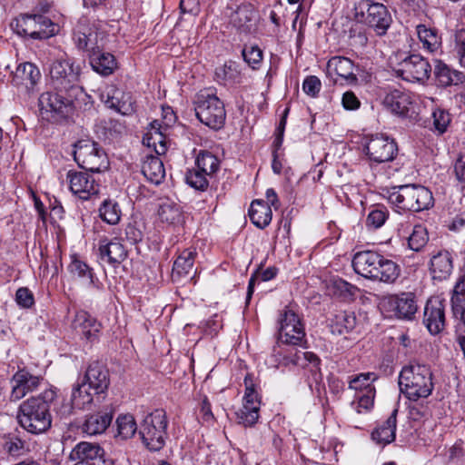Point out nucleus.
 Returning a JSON list of instances; mask_svg holds the SVG:
<instances>
[{"instance_id": "nucleus-10", "label": "nucleus", "mask_w": 465, "mask_h": 465, "mask_svg": "<svg viewBox=\"0 0 465 465\" xmlns=\"http://www.w3.org/2000/svg\"><path fill=\"white\" fill-rule=\"evenodd\" d=\"M395 74L411 83H424L431 73L429 61L420 54H410L394 67Z\"/></svg>"}, {"instance_id": "nucleus-14", "label": "nucleus", "mask_w": 465, "mask_h": 465, "mask_svg": "<svg viewBox=\"0 0 465 465\" xmlns=\"http://www.w3.org/2000/svg\"><path fill=\"white\" fill-rule=\"evenodd\" d=\"M245 392L242 400V407L235 414L239 424L244 427L253 426L259 419L261 400L254 389L252 381L245 377Z\"/></svg>"}, {"instance_id": "nucleus-59", "label": "nucleus", "mask_w": 465, "mask_h": 465, "mask_svg": "<svg viewBox=\"0 0 465 465\" xmlns=\"http://www.w3.org/2000/svg\"><path fill=\"white\" fill-rule=\"evenodd\" d=\"M322 88V83L317 76L311 75L304 79L302 89L308 95L315 97Z\"/></svg>"}, {"instance_id": "nucleus-8", "label": "nucleus", "mask_w": 465, "mask_h": 465, "mask_svg": "<svg viewBox=\"0 0 465 465\" xmlns=\"http://www.w3.org/2000/svg\"><path fill=\"white\" fill-rule=\"evenodd\" d=\"M74 158L81 168L92 173H101L109 166L104 150L89 139L79 140L74 143Z\"/></svg>"}, {"instance_id": "nucleus-43", "label": "nucleus", "mask_w": 465, "mask_h": 465, "mask_svg": "<svg viewBox=\"0 0 465 465\" xmlns=\"http://www.w3.org/2000/svg\"><path fill=\"white\" fill-rule=\"evenodd\" d=\"M435 76L442 86L457 85L465 79V75L461 72L452 70L441 63L435 66Z\"/></svg>"}, {"instance_id": "nucleus-27", "label": "nucleus", "mask_w": 465, "mask_h": 465, "mask_svg": "<svg viewBox=\"0 0 465 465\" xmlns=\"http://www.w3.org/2000/svg\"><path fill=\"white\" fill-rule=\"evenodd\" d=\"M384 104L393 114L408 116L413 109V95L409 92L395 89L387 94Z\"/></svg>"}, {"instance_id": "nucleus-42", "label": "nucleus", "mask_w": 465, "mask_h": 465, "mask_svg": "<svg viewBox=\"0 0 465 465\" xmlns=\"http://www.w3.org/2000/svg\"><path fill=\"white\" fill-rule=\"evenodd\" d=\"M356 325V317L351 312H337L331 322V331L333 334L341 335L354 329Z\"/></svg>"}, {"instance_id": "nucleus-6", "label": "nucleus", "mask_w": 465, "mask_h": 465, "mask_svg": "<svg viewBox=\"0 0 465 465\" xmlns=\"http://www.w3.org/2000/svg\"><path fill=\"white\" fill-rule=\"evenodd\" d=\"M80 66L75 65L73 59L64 55L55 59L50 65L49 74L52 84L59 92L82 93L78 85Z\"/></svg>"}, {"instance_id": "nucleus-51", "label": "nucleus", "mask_w": 465, "mask_h": 465, "mask_svg": "<svg viewBox=\"0 0 465 465\" xmlns=\"http://www.w3.org/2000/svg\"><path fill=\"white\" fill-rule=\"evenodd\" d=\"M69 272L74 277L83 281V283L91 286L94 283L92 269L79 260H74L68 266Z\"/></svg>"}, {"instance_id": "nucleus-47", "label": "nucleus", "mask_w": 465, "mask_h": 465, "mask_svg": "<svg viewBox=\"0 0 465 465\" xmlns=\"http://www.w3.org/2000/svg\"><path fill=\"white\" fill-rule=\"evenodd\" d=\"M121 209L118 203L112 200H104L99 208V215L109 224H117L121 218Z\"/></svg>"}, {"instance_id": "nucleus-2", "label": "nucleus", "mask_w": 465, "mask_h": 465, "mask_svg": "<svg viewBox=\"0 0 465 465\" xmlns=\"http://www.w3.org/2000/svg\"><path fill=\"white\" fill-rule=\"evenodd\" d=\"M399 386L401 393L410 401H417L429 397L434 388L430 367L419 362L404 366L399 375Z\"/></svg>"}, {"instance_id": "nucleus-22", "label": "nucleus", "mask_w": 465, "mask_h": 465, "mask_svg": "<svg viewBox=\"0 0 465 465\" xmlns=\"http://www.w3.org/2000/svg\"><path fill=\"white\" fill-rule=\"evenodd\" d=\"M41 378L31 374L26 370H19L11 379V401H19L24 398L28 392H31L38 388L40 385Z\"/></svg>"}, {"instance_id": "nucleus-13", "label": "nucleus", "mask_w": 465, "mask_h": 465, "mask_svg": "<svg viewBox=\"0 0 465 465\" xmlns=\"http://www.w3.org/2000/svg\"><path fill=\"white\" fill-rule=\"evenodd\" d=\"M364 151L371 162L382 163L394 160L398 153V145L394 139L382 134H375L368 139Z\"/></svg>"}, {"instance_id": "nucleus-25", "label": "nucleus", "mask_w": 465, "mask_h": 465, "mask_svg": "<svg viewBox=\"0 0 465 465\" xmlns=\"http://www.w3.org/2000/svg\"><path fill=\"white\" fill-rule=\"evenodd\" d=\"M258 15L250 5H242L231 14L230 22L240 33L250 34L255 31Z\"/></svg>"}, {"instance_id": "nucleus-38", "label": "nucleus", "mask_w": 465, "mask_h": 465, "mask_svg": "<svg viewBox=\"0 0 465 465\" xmlns=\"http://www.w3.org/2000/svg\"><path fill=\"white\" fill-rule=\"evenodd\" d=\"M88 59L93 70L103 76L112 74L117 68L116 59L111 53H94Z\"/></svg>"}, {"instance_id": "nucleus-50", "label": "nucleus", "mask_w": 465, "mask_h": 465, "mask_svg": "<svg viewBox=\"0 0 465 465\" xmlns=\"http://www.w3.org/2000/svg\"><path fill=\"white\" fill-rule=\"evenodd\" d=\"M211 178V176L205 174L196 166L192 170H188L185 175L186 183L199 191H205L208 188L209 179Z\"/></svg>"}, {"instance_id": "nucleus-64", "label": "nucleus", "mask_w": 465, "mask_h": 465, "mask_svg": "<svg viewBox=\"0 0 465 465\" xmlns=\"http://www.w3.org/2000/svg\"><path fill=\"white\" fill-rule=\"evenodd\" d=\"M125 236L132 243H136L142 240L143 233L134 224L129 223L125 228Z\"/></svg>"}, {"instance_id": "nucleus-53", "label": "nucleus", "mask_w": 465, "mask_h": 465, "mask_svg": "<svg viewBox=\"0 0 465 465\" xmlns=\"http://www.w3.org/2000/svg\"><path fill=\"white\" fill-rule=\"evenodd\" d=\"M375 388H369L367 392H360L357 401L351 402V407L358 412L368 411L373 406Z\"/></svg>"}, {"instance_id": "nucleus-57", "label": "nucleus", "mask_w": 465, "mask_h": 465, "mask_svg": "<svg viewBox=\"0 0 465 465\" xmlns=\"http://www.w3.org/2000/svg\"><path fill=\"white\" fill-rule=\"evenodd\" d=\"M433 124L435 129L443 134L450 123V115L448 112L442 109H435L432 112Z\"/></svg>"}, {"instance_id": "nucleus-44", "label": "nucleus", "mask_w": 465, "mask_h": 465, "mask_svg": "<svg viewBox=\"0 0 465 465\" xmlns=\"http://www.w3.org/2000/svg\"><path fill=\"white\" fill-rule=\"evenodd\" d=\"M88 385L83 381L74 386L71 394V403L75 409L84 410L94 401L93 393L90 392Z\"/></svg>"}, {"instance_id": "nucleus-12", "label": "nucleus", "mask_w": 465, "mask_h": 465, "mask_svg": "<svg viewBox=\"0 0 465 465\" xmlns=\"http://www.w3.org/2000/svg\"><path fill=\"white\" fill-rule=\"evenodd\" d=\"M380 307L391 316L402 320H411L418 310L416 296L413 292L386 296L381 301Z\"/></svg>"}, {"instance_id": "nucleus-17", "label": "nucleus", "mask_w": 465, "mask_h": 465, "mask_svg": "<svg viewBox=\"0 0 465 465\" xmlns=\"http://www.w3.org/2000/svg\"><path fill=\"white\" fill-rule=\"evenodd\" d=\"M101 99L108 108L124 115H128L134 111L131 94L114 84H109L104 89Z\"/></svg>"}, {"instance_id": "nucleus-18", "label": "nucleus", "mask_w": 465, "mask_h": 465, "mask_svg": "<svg viewBox=\"0 0 465 465\" xmlns=\"http://www.w3.org/2000/svg\"><path fill=\"white\" fill-rule=\"evenodd\" d=\"M98 255L101 262L116 266L125 260L127 251L118 238L104 236L98 242Z\"/></svg>"}, {"instance_id": "nucleus-33", "label": "nucleus", "mask_w": 465, "mask_h": 465, "mask_svg": "<svg viewBox=\"0 0 465 465\" xmlns=\"http://www.w3.org/2000/svg\"><path fill=\"white\" fill-rule=\"evenodd\" d=\"M197 255L195 249L183 250L173 262L172 277L174 281H180L190 277L193 270L194 260Z\"/></svg>"}, {"instance_id": "nucleus-41", "label": "nucleus", "mask_w": 465, "mask_h": 465, "mask_svg": "<svg viewBox=\"0 0 465 465\" xmlns=\"http://www.w3.org/2000/svg\"><path fill=\"white\" fill-rule=\"evenodd\" d=\"M416 31L423 49L431 54L440 50L441 47V37L439 35L437 29L428 27L425 25H418Z\"/></svg>"}, {"instance_id": "nucleus-52", "label": "nucleus", "mask_w": 465, "mask_h": 465, "mask_svg": "<svg viewBox=\"0 0 465 465\" xmlns=\"http://www.w3.org/2000/svg\"><path fill=\"white\" fill-rule=\"evenodd\" d=\"M376 379L377 376L373 372L358 374L350 381L349 389L359 392H367L369 388H374L372 382Z\"/></svg>"}, {"instance_id": "nucleus-29", "label": "nucleus", "mask_w": 465, "mask_h": 465, "mask_svg": "<svg viewBox=\"0 0 465 465\" xmlns=\"http://www.w3.org/2000/svg\"><path fill=\"white\" fill-rule=\"evenodd\" d=\"M378 264L371 271L369 279L384 283H393L401 274L400 266L392 260L378 252Z\"/></svg>"}, {"instance_id": "nucleus-3", "label": "nucleus", "mask_w": 465, "mask_h": 465, "mask_svg": "<svg viewBox=\"0 0 465 465\" xmlns=\"http://www.w3.org/2000/svg\"><path fill=\"white\" fill-rule=\"evenodd\" d=\"M388 201L399 210L421 212L434 204L432 193L420 184H404L389 192Z\"/></svg>"}, {"instance_id": "nucleus-61", "label": "nucleus", "mask_w": 465, "mask_h": 465, "mask_svg": "<svg viewBox=\"0 0 465 465\" xmlns=\"http://www.w3.org/2000/svg\"><path fill=\"white\" fill-rule=\"evenodd\" d=\"M387 217V211L382 209H375L369 213L367 222L369 224L373 225L375 228H379L384 224Z\"/></svg>"}, {"instance_id": "nucleus-55", "label": "nucleus", "mask_w": 465, "mask_h": 465, "mask_svg": "<svg viewBox=\"0 0 465 465\" xmlns=\"http://www.w3.org/2000/svg\"><path fill=\"white\" fill-rule=\"evenodd\" d=\"M244 61L252 69H258L262 64V52L257 45L245 46L242 50Z\"/></svg>"}, {"instance_id": "nucleus-4", "label": "nucleus", "mask_w": 465, "mask_h": 465, "mask_svg": "<svg viewBox=\"0 0 465 465\" xmlns=\"http://www.w3.org/2000/svg\"><path fill=\"white\" fill-rule=\"evenodd\" d=\"M354 17L372 29L376 35L383 36L392 24V16L387 6L372 0H360L354 7Z\"/></svg>"}, {"instance_id": "nucleus-54", "label": "nucleus", "mask_w": 465, "mask_h": 465, "mask_svg": "<svg viewBox=\"0 0 465 465\" xmlns=\"http://www.w3.org/2000/svg\"><path fill=\"white\" fill-rule=\"evenodd\" d=\"M159 216L163 222L174 224L182 222V212L173 204H163L159 210Z\"/></svg>"}, {"instance_id": "nucleus-58", "label": "nucleus", "mask_w": 465, "mask_h": 465, "mask_svg": "<svg viewBox=\"0 0 465 465\" xmlns=\"http://www.w3.org/2000/svg\"><path fill=\"white\" fill-rule=\"evenodd\" d=\"M15 302L20 307L29 309L35 303L34 294L28 288L21 287L15 292Z\"/></svg>"}, {"instance_id": "nucleus-16", "label": "nucleus", "mask_w": 465, "mask_h": 465, "mask_svg": "<svg viewBox=\"0 0 465 465\" xmlns=\"http://www.w3.org/2000/svg\"><path fill=\"white\" fill-rule=\"evenodd\" d=\"M304 336L299 316L292 310H285L280 318L279 340L282 343L299 345Z\"/></svg>"}, {"instance_id": "nucleus-19", "label": "nucleus", "mask_w": 465, "mask_h": 465, "mask_svg": "<svg viewBox=\"0 0 465 465\" xmlns=\"http://www.w3.org/2000/svg\"><path fill=\"white\" fill-rule=\"evenodd\" d=\"M445 306L438 297L429 299L423 313V323L431 334H438L445 326Z\"/></svg>"}, {"instance_id": "nucleus-36", "label": "nucleus", "mask_w": 465, "mask_h": 465, "mask_svg": "<svg viewBox=\"0 0 465 465\" xmlns=\"http://www.w3.org/2000/svg\"><path fill=\"white\" fill-rule=\"evenodd\" d=\"M354 64L352 61L343 56H334L329 60L327 64L328 73L335 74L341 79H344L350 83L357 80L353 73Z\"/></svg>"}, {"instance_id": "nucleus-56", "label": "nucleus", "mask_w": 465, "mask_h": 465, "mask_svg": "<svg viewBox=\"0 0 465 465\" xmlns=\"http://www.w3.org/2000/svg\"><path fill=\"white\" fill-rule=\"evenodd\" d=\"M454 54L461 66L465 67V29H458L454 33Z\"/></svg>"}, {"instance_id": "nucleus-7", "label": "nucleus", "mask_w": 465, "mask_h": 465, "mask_svg": "<svg viewBox=\"0 0 465 465\" xmlns=\"http://www.w3.org/2000/svg\"><path fill=\"white\" fill-rule=\"evenodd\" d=\"M194 110L197 118L203 124L213 128H221L225 121L223 103L208 90L200 91L194 101Z\"/></svg>"}, {"instance_id": "nucleus-9", "label": "nucleus", "mask_w": 465, "mask_h": 465, "mask_svg": "<svg viewBox=\"0 0 465 465\" xmlns=\"http://www.w3.org/2000/svg\"><path fill=\"white\" fill-rule=\"evenodd\" d=\"M12 26L18 35L35 40L47 39L57 32V25L42 15H22Z\"/></svg>"}, {"instance_id": "nucleus-5", "label": "nucleus", "mask_w": 465, "mask_h": 465, "mask_svg": "<svg viewBox=\"0 0 465 465\" xmlns=\"http://www.w3.org/2000/svg\"><path fill=\"white\" fill-rule=\"evenodd\" d=\"M168 420L162 409H157L143 419L139 434L143 445L151 451H158L165 445Z\"/></svg>"}, {"instance_id": "nucleus-20", "label": "nucleus", "mask_w": 465, "mask_h": 465, "mask_svg": "<svg viewBox=\"0 0 465 465\" xmlns=\"http://www.w3.org/2000/svg\"><path fill=\"white\" fill-rule=\"evenodd\" d=\"M104 456V450L99 444L82 441L73 448L68 458L74 462L112 464L105 460Z\"/></svg>"}, {"instance_id": "nucleus-11", "label": "nucleus", "mask_w": 465, "mask_h": 465, "mask_svg": "<svg viewBox=\"0 0 465 465\" xmlns=\"http://www.w3.org/2000/svg\"><path fill=\"white\" fill-rule=\"evenodd\" d=\"M65 93L66 97L59 93H43L39 97L41 114H50L55 121L67 118L73 112V98L78 94L72 92Z\"/></svg>"}, {"instance_id": "nucleus-26", "label": "nucleus", "mask_w": 465, "mask_h": 465, "mask_svg": "<svg viewBox=\"0 0 465 465\" xmlns=\"http://www.w3.org/2000/svg\"><path fill=\"white\" fill-rule=\"evenodd\" d=\"M429 268L433 280L444 281L453 271V256L448 250H440L432 254Z\"/></svg>"}, {"instance_id": "nucleus-21", "label": "nucleus", "mask_w": 465, "mask_h": 465, "mask_svg": "<svg viewBox=\"0 0 465 465\" xmlns=\"http://www.w3.org/2000/svg\"><path fill=\"white\" fill-rule=\"evenodd\" d=\"M83 381L95 394L104 393L110 384L109 371L102 362L92 361L85 371Z\"/></svg>"}, {"instance_id": "nucleus-35", "label": "nucleus", "mask_w": 465, "mask_h": 465, "mask_svg": "<svg viewBox=\"0 0 465 465\" xmlns=\"http://www.w3.org/2000/svg\"><path fill=\"white\" fill-rule=\"evenodd\" d=\"M142 173L149 182L154 184H160L165 177L163 161L153 154H147L144 157Z\"/></svg>"}, {"instance_id": "nucleus-15", "label": "nucleus", "mask_w": 465, "mask_h": 465, "mask_svg": "<svg viewBox=\"0 0 465 465\" xmlns=\"http://www.w3.org/2000/svg\"><path fill=\"white\" fill-rule=\"evenodd\" d=\"M75 46L87 53L88 58L94 53L104 51V34L95 27L79 25L73 36Z\"/></svg>"}, {"instance_id": "nucleus-62", "label": "nucleus", "mask_w": 465, "mask_h": 465, "mask_svg": "<svg viewBox=\"0 0 465 465\" xmlns=\"http://www.w3.org/2000/svg\"><path fill=\"white\" fill-rule=\"evenodd\" d=\"M341 104L345 110H357L360 108L361 102L351 91H347L342 94Z\"/></svg>"}, {"instance_id": "nucleus-46", "label": "nucleus", "mask_w": 465, "mask_h": 465, "mask_svg": "<svg viewBox=\"0 0 465 465\" xmlns=\"http://www.w3.org/2000/svg\"><path fill=\"white\" fill-rule=\"evenodd\" d=\"M452 311L458 318L465 317V278L460 277L456 282L451 297Z\"/></svg>"}, {"instance_id": "nucleus-28", "label": "nucleus", "mask_w": 465, "mask_h": 465, "mask_svg": "<svg viewBox=\"0 0 465 465\" xmlns=\"http://www.w3.org/2000/svg\"><path fill=\"white\" fill-rule=\"evenodd\" d=\"M378 264L371 271L369 279L384 283H393L401 274L400 266L392 260L378 252Z\"/></svg>"}, {"instance_id": "nucleus-32", "label": "nucleus", "mask_w": 465, "mask_h": 465, "mask_svg": "<svg viewBox=\"0 0 465 465\" xmlns=\"http://www.w3.org/2000/svg\"><path fill=\"white\" fill-rule=\"evenodd\" d=\"M113 420V411L109 408L104 409L96 413L86 417L83 424V431L88 435L104 433Z\"/></svg>"}, {"instance_id": "nucleus-1", "label": "nucleus", "mask_w": 465, "mask_h": 465, "mask_svg": "<svg viewBox=\"0 0 465 465\" xmlns=\"http://www.w3.org/2000/svg\"><path fill=\"white\" fill-rule=\"evenodd\" d=\"M56 396L54 390H45L38 396L25 401L19 407L17 420L32 434H40L51 427L50 404Z\"/></svg>"}, {"instance_id": "nucleus-49", "label": "nucleus", "mask_w": 465, "mask_h": 465, "mask_svg": "<svg viewBox=\"0 0 465 465\" xmlns=\"http://www.w3.org/2000/svg\"><path fill=\"white\" fill-rule=\"evenodd\" d=\"M407 239L410 249L415 252H420L429 241L428 231L423 225L416 224L412 227Z\"/></svg>"}, {"instance_id": "nucleus-30", "label": "nucleus", "mask_w": 465, "mask_h": 465, "mask_svg": "<svg viewBox=\"0 0 465 465\" xmlns=\"http://www.w3.org/2000/svg\"><path fill=\"white\" fill-rule=\"evenodd\" d=\"M72 327L86 341L93 342L97 339L101 324L85 311H78L72 322Z\"/></svg>"}, {"instance_id": "nucleus-39", "label": "nucleus", "mask_w": 465, "mask_h": 465, "mask_svg": "<svg viewBox=\"0 0 465 465\" xmlns=\"http://www.w3.org/2000/svg\"><path fill=\"white\" fill-rule=\"evenodd\" d=\"M398 410L394 409L385 422L380 425L371 433V438L379 444H389L395 440V431L397 426Z\"/></svg>"}, {"instance_id": "nucleus-34", "label": "nucleus", "mask_w": 465, "mask_h": 465, "mask_svg": "<svg viewBox=\"0 0 465 465\" xmlns=\"http://www.w3.org/2000/svg\"><path fill=\"white\" fill-rule=\"evenodd\" d=\"M215 81L225 86H232L242 83V77L239 65L229 61L217 66L214 72Z\"/></svg>"}, {"instance_id": "nucleus-45", "label": "nucleus", "mask_w": 465, "mask_h": 465, "mask_svg": "<svg viewBox=\"0 0 465 465\" xmlns=\"http://www.w3.org/2000/svg\"><path fill=\"white\" fill-rule=\"evenodd\" d=\"M195 166L213 178L220 168V161L211 152L200 151L195 158Z\"/></svg>"}, {"instance_id": "nucleus-31", "label": "nucleus", "mask_w": 465, "mask_h": 465, "mask_svg": "<svg viewBox=\"0 0 465 465\" xmlns=\"http://www.w3.org/2000/svg\"><path fill=\"white\" fill-rule=\"evenodd\" d=\"M165 132L166 129L158 120L153 121L143 137V145L153 148L158 156L164 154L168 148Z\"/></svg>"}, {"instance_id": "nucleus-24", "label": "nucleus", "mask_w": 465, "mask_h": 465, "mask_svg": "<svg viewBox=\"0 0 465 465\" xmlns=\"http://www.w3.org/2000/svg\"><path fill=\"white\" fill-rule=\"evenodd\" d=\"M41 78V73L36 65L25 62L16 67L12 74L11 83L18 89L29 92L34 89Z\"/></svg>"}, {"instance_id": "nucleus-60", "label": "nucleus", "mask_w": 465, "mask_h": 465, "mask_svg": "<svg viewBox=\"0 0 465 465\" xmlns=\"http://www.w3.org/2000/svg\"><path fill=\"white\" fill-rule=\"evenodd\" d=\"M334 292L343 297L352 296L356 287L342 279H336L332 282Z\"/></svg>"}, {"instance_id": "nucleus-63", "label": "nucleus", "mask_w": 465, "mask_h": 465, "mask_svg": "<svg viewBox=\"0 0 465 465\" xmlns=\"http://www.w3.org/2000/svg\"><path fill=\"white\" fill-rule=\"evenodd\" d=\"M454 173L456 179L462 185L465 184V156L460 155L454 164ZM464 186H462L463 188Z\"/></svg>"}, {"instance_id": "nucleus-37", "label": "nucleus", "mask_w": 465, "mask_h": 465, "mask_svg": "<svg viewBox=\"0 0 465 465\" xmlns=\"http://www.w3.org/2000/svg\"><path fill=\"white\" fill-rule=\"evenodd\" d=\"M378 252L374 251H362L354 254L352 266L356 273L369 279L370 274L378 263Z\"/></svg>"}, {"instance_id": "nucleus-23", "label": "nucleus", "mask_w": 465, "mask_h": 465, "mask_svg": "<svg viewBox=\"0 0 465 465\" xmlns=\"http://www.w3.org/2000/svg\"><path fill=\"white\" fill-rule=\"evenodd\" d=\"M67 179L71 192L83 200H87L91 195L98 193V184L87 173L70 171L67 173Z\"/></svg>"}, {"instance_id": "nucleus-40", "label": "nucleus", "mask_w": 465, "mask_h": 465, "mask_svg": "<svg viewBox=\"0 0 465 465\" xmlns=\"http://www.w3.org/2000/svg\"><path fill=\"white\" fill-rule=\"evenodd\" d=\"M249 216L256 227L263 229L272 221V213L271 206L262 200H254L251 204Z\"/></svg>"}, {"instance_id": "nucleus-48", "label": "nucleus", "mask_w": 465, "mask_h": 465, "mask_svg": "<svg viewBox=\"0 0 465 465\" xmlns=\"http://www.w3.org/2000/svg\"><path fill=\"white\" fill-rule=\"evenodd\" d=\"M117 437L122 440L132 438L137 430V424L133 415L122 414L116 419Z\"/></svg>"}]
</instances>
